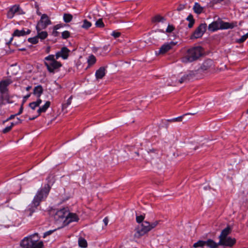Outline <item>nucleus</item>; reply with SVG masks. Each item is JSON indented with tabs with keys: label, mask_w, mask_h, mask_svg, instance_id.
Wrapping results in <instances>:
<instances>
[{
	"label": "nucleus",
	"mask_w": 248,
	"mask_h": 248,
	"mask_svg": "<svg viewBox=\"0 0 248 248\" xmlns=\"http://www.w3.org/2000/svg\"><path fill=\"white\" fill-rule=\"evenodd\" d=\"M51 189L48 184L45 185L44 186L40 188L36 194L32 202L25 210V213L28 216H31L32 214L37 210V207L40 205L41 202L45 200L47 197Z\"/></svg>",
	"instance_id": "1"
},
{
	"label": "nucleus",
	"mask_w": 248,
	"mask_h": 248,
	"mask_svg": "<svg viewBox=\"0 0 248 248\" xmlns=\"http://www.w3.org/2000/svg\"><path fill=\"white\" fill-rule=\"evenodd\" d=\"M203 52L204 49L201 46H192L186 50L183 61L188 62L196 61L203 56Z\"/></svg>",
	"instance_id": "2"
},
{
	"label": "nucleus",
	"mask_w": 248,
	"mask_h": 248,
	"mask_svg": "<svg viewBox=\"0 0 248 248\" xmlns=\"http://www.w3.org/2000/svg\"><path fill=\"white\" fill-rule=\"evenodd\" d=\"M39 239L38 234L35 233L24 238L21 241L20 245L22 248H36L38 243L40 242Z\"/></svg>",
	"instance_id": "3"
},
{
	"label": "nucleus",
	"mask_w": 248,
	"mask_h": 248,
	"mask_svg": "<svg viewBox=\"0 0 248 248\" xmlns=\"http://www.w3.org/2000/svg\"><path fill=\"white\" fill-rule=\"evenodd\" d=\"M44 64L46 67L48 71L51 73H54L55 72L58 71L62 65L60 62L57 61L52 62H44Z\"/></svg>",
	"instance_id": "4"
},
{
	"label": "nucleus",
	"mask_w": 248,
	"mask_h": 248,
	"mask_svg": "<svg viewBox=\"0 0 248 248\" xmlns=\"http://www.w3.org/2000/svg\"><path fill=\"white\" fill-rule=\"evenodd\" d=\"M207 25L206 23H201L196 28L190 36L191 39L201 38L206 30Z\"/></svg>",
	"instance_id": "5"
},
{
	"label": "nucleus",
	"mask_w": 248,
	"mask_h": 248,
	"mask_svg": "<svg viewBox=\"0 0 248 248\" xmlns=\"http://www.w3.org/2000/svg\"><path fill=\"white\" fill-rule=\"evenodd\" d=\"M197 72L196 71H190L187 74H185L179 80L180 83L193 80L197 78Z\"/></svg>",
	"instance_id": "6"
},
{
	"label": "nucleus",
	"mask_w": 248,
	"mask_h": 248,
	"mask_svg": "<svg viewBox=\"0 0 248 248\" xmlns=\"http://www.w3.org/2000/svg\"><path fill=\"white\" fill-rule=\"evenodd\" d=\"M177 43L171 41L170 43H167L163 44L160 48L158 52H156V54L163 55L170 50L173 46L176 45Z\"/></svg>",
	"instance_id": "7"
},
{
	"label": "nucleus",
	"mask_w": 248,
	"mask_h": 248,
	"mask_svg": "<svg viewBox=\"0 0 248 248\" xmlns=\"http://www.w3.org/2000/svg\"><path fill=\"white\" fill-rule=\"evenodd\" d=\"M79 219L78 216L76 213H69L68 212L65 219L63 221V225L64 226H65L72 222H78Z\"/></svg>",
	"instance_id": "8"
},
{
	"label": "nucleus",
	"mask_w": 248,
	"mask_h": 248,
	"mask_svg": "<svg viewBox=\"0 0 248 248\" xmlns=\"http://www.w3.org/2000/svg\"><path fill=\"white\" fill-rule=\"evenodd\" d=\"M151 231L149 227V222L145 221L140 225V227L138 228L137 232L140 236H143Z\"/></svg>",
	"instance_id": "9"
},
{
	"label": "nucleus",
	"mask_w": 248,
	"mask_h": 248,
	"mask_svg": "<svg viewBox=\"0 0 248 248\" xmlns=\"http://www.w3.org/2000/svg\"><path fill=\"white\" fill-rule=\"evenodd\" d=\"M51 24V21L46 14H43L40 20L38 21L36 26L40 27L41 29H46L48 25Z\"/></svg>",
	"instance_id": "10"
},
{
	"label": "nucleus",
	"mask_w": 248,
	"mask_h": 248,
	"mask_svg": "<svg viewBox=\"0 0 248 248\" xmlns=\"http://www.w3.org/2000/svg\"><path fill=\"white\" fill-rule=\"evenodd\" d=\"M68 214V210L63 208L58 210L54 216V218L56 221H61L64 220Z\"/></svg>",
	"instance_id": "11"
},
{
	"label": "nucleus",
	"mask_w": 248,
	"mask_h": 248,
	"mask_svg": "<svg viewBox=\"0 0 248 248\" xmlns=\"http://www.w3.org/2000/svg\"><path fill=\"white\" fill-rule=\"evenodd\" d=\"M70 50L66 46L62 47L61 50L56 53V59H58L60 57H62L63 59H67L69 55Z\"/></svg>",
	"instance_id": "12"
},
{
	"label": "nucleus",
	"mask_w": 248,
	"mask_h": 248,
	"mask_svg": "<svg viewBox=\"0 0 248 248\" xmlns=\"http://www.w3.org/2000/svg\"><path fill=\"white\" fill-rule=\"evenodd\" d=\"M236 243V239L230 237H227L219 239L220 245L232 247Z\"/></svg>",
	"instance_id": "13"
},
{
	"label": "nucleus",
	"mask_w": 248,
	"mask_h": 248,
	"mask_svg": "<svg viewBox=\"0 0 248 248\" xmlns=\"http://www.w3.org/2000/svg\"><path fill=\"white\" fill-rule=\"evenodd\" d=\"M13 82L11 79H6L0 81V93H5L8 92V87Z\"/></svg>",
	"instance_id": "14"
},
{
	"label": "nucleus",
	"mask_w": 248,
	"mask_h": 248,
	"mask_svg": "<svg viewBox=\"0 0 248 248\" xmlns=\"http://www.w3.org/2000/svg\"><path fill=\"white\" fill-rule=\"evenodd\" d=\"M21 9L19 5H15L10 8L7 13V16L8 18H12L15 14H21Z\"/></svg>",
	"instance_id": "15"
},
{
	"label": "nucleus",
	"mask_w": 248,
	"mask_h": 248,
	"mask_svg": "<svg viewBox=\"0 0 248 248\" xmlns=\"http://www.w3.org/2000/svg\"><path fill=\"white\" fill-rule=\"evenodd\" d=\"M13 96L10 95L8 92L5 93H0V100L3 101L5 104H12L14 101L12 100Z\"/></svg>",
	"instance_id": "16"
},
{
	"label": "nucleus",
	"mask_w": 248,
	"mask_h": 248,
	"mask_svg": "<svg viewBox=\"0 0 248 248\" xmlns=\"http://www.w3.org/2000/svg\"><path fill=\"white\" fill-rule=\"evenodd\" d=\"M237 26V23L235 22H227L221 21L220 22L219 29L221 30H226L229 29H233L234 27Z\"/></svg>",
	"instance_id": "17"
},
{
	"label": "nucleus",
	"mask_w": 248,
	"mask_h": 248,
	"mask_svg": "<svg viewBox=\"0 0 248 248\" xmlns=\"http://www.w3.org/2000/svg\"><path fill=\"white\" fill-rule=\"evenodd\" d=\"M31 32V31L30 29H27L26 31L24 29L22 30H19L18 29H16L14 31L12 36H23L27 34H29Z\"/></svg>",
	"instance_id": "18"
},
{
	"label": "nucleus",
	"mask_w": 248,
	"mask_h": 248,
	"mask_svg": "<svg viewBox=\"0 0 248 248\" xmlns=\"http://www.w3.org/2000/svg\"><path fill=\"white\" fill-rule=\"evenodd\" d=\"M36 29L37 31V36L38 39H40L41 40H43L47 38L48 33L46 31H41L43 29H41L40 27L36 26Z\"/></svg>",
	"instance_id": "19"
},
{
	"label": "nucleus",
	"mask_w": 248,
	"mask_h": 248,
	"mask_svg": "<svg viewBox=\"0 0 248 248\" xmlns=\"http://www.w3.org/2000/svg\"><path fill=\"white\" fill-rule=\"evenodd\" d=\"M43 91L44 89L43 87L41 85H39L34 87L33 89V94L37 98H40L43 93Z\"/></svg>",
	"instance_id": "20"
},
{
	"label": "nucleus",
	"mask_w": 248,
	"mask_h": 248,
	"mask_svg": "<svg viewBox=\"0 0 248 248\" xmlns=\"http://www.w3.org/2000/svg\"><path fill=\"white\" fill-rule=\"evenodd\" d=\"M232 231V228L230 226L228 225L226 228L224 229L221 232V233L219 236V239L227 237Z\"/></svg>",
	"instance_id": "21"
},
{
	"label": "nucleus",
	"mask_w": 248,
	"mask_h": 248,
	"mask_svg": "<svg viewBox=\"0 0 248 248\" xmlns=\"http://www.w3.org/2000/svg\"><path fill=\"white\" fill-rule=\"evenodd\" d=\"M105 68L100 67L95 72V77L97 79H102L105 76Z\"/></svg>",
	"instance_id": "22"
},
{
	"label": "nucleus",
	"mask_w": 248,
	"mask_h": 248,
	"mask_svg": "<svg viewBox=\"0 0 248 248\" xmlns=\"http://www.w3.org/2000/svg\"><path fill=\"white\" fill-rule=\"evenodd\" d=\"M213 61L211 59L205 60L201 66V69L203 70L209 69L213 65Z\"/></svg>",
	"instance_id": "23"
},
{
	"label": "nucleus",
	"mask_w": 248,
	"mask_h": 248,
	"mask_svg": "<svg viewBox=\"0 0 248 248\" xmlns=\"http://www.w3.org/2000/svg\"><path fill=\"white\" fill-rule=\"evenodd\" d=\"M194 12L200 15L203 12V8L201 6L198 2H195L193 7Z\"/></svg>",
	"instance_id": "24"
},
{
	"label": "nucleus",
	"mask_w": 248,
	"mask_h": 248,
	"mask_svg": "<svg viewBox=\"0 0 248 248\" xmlns=\"http://www.w3.org/2000/svg\"><path fill=\"white\" fill-rule=\"evenodd\" d=\"M205 246H207L210 248H217L218 246L220 245L218 243H216L214 241L211 239H208L207 241H205Z\"/></svg>",
	"instance_id": "25"
},
{
	"label": "nucleus",
	"mask_w": 248,
	"mask_h": 248,
	"mask_svg": "<svg viewBox=\"0 0 248 248\" xmlns=\"http://www.w3.org/2000/svg\"><path fill=\"white\" fill-rule=\"evenodd\" d=\"M218 23L217 21H214L208 26V30L211 31H215L219 29Z\"/></svg>",
	"instance_id": "26"
},
{
	"label": "nucleus",
	"mask_w": 248,
	"mask_h": 248,
	"mask_svg": "<svg viewBox=\"0 0 248 248\" xmlns=\"http://www.w3.org/2000/svg\"><path fill=\"white\" fill-rule=\"evenodd\" d=\"M78 243L79 247L82 248H86L88 246L87 242L86 239L84 238L80 237L78 240Z\"/></svg>",
	"instance_id": "27"
},
{
	"label": "nucleus",
	"mask_w": 248,
	"mask_h": 248,
	"mask_svg": "<svg viewBox=\"0 0 248 248\" xmlns=\"http://www.w3.org/2000/svg\"><path fill=\"white\" fill-rule=\"evenodd\" d=\"M186 19L189 21L188 27L189 28H191L193 27L195 23V19L193 18V16L192 14H190L186 17Z\"/></svg>",
	"instance_id": "28"
},
{
	"label": "nucleus",
	"mask_w": 248,
	"mask_h": 248,
	"mask_svg": "<svg viewBox=\"0 0 248 248\" xmlns=\"http://www.w3.org/2000/svg\"><path fill=\"white\" fill-rule=\"evenodd\" d=\"M96 62V58L92 54L89 56L87 61L88 67L93 65Z\"/></svg>",
	"instance_id": "29"
},
{
	"label": "nucleus",
	"mask_w": 248,
	"mask_h": 248,
	"mask_svg": "<svg viewBox=\"0 0 248 248\" xmlns=\"http://www.w3.org/2000/svg\"><path fill=\"white\" fill-rule=\"evenodd\" d=\"M165 20L164 17L159 15H157L152 18V22L154 23L163 22Z\"/></svg>",
	"instance_id": "30"
},
{
	"label": "nucleus",
	"mask_w": 248,
	"mask_h": 248,
	"mask_svg": "<svg viewBox=\"0 0 248 248\" xmlns=\"http://www.w3.org/2000/svg\"><path fill=\"white\" fill-rule=\"evenodd\" d=\"M63 20L65 23H69L73 19V16L70 14H64L63 16Z\"/></svg>",
	"instance_id": "31"
},
{
	"label": "nucleus",
	"mask_w": 248,
	"mask_h": 248,
	"mask_svg": "<svg viewBox=\"0 0 248 248\" xmlns=\"http://www.w3.org/2000/svg\"><path fill=\"white\" fill-rule=\"evenodd\" d=\"M91 22L89 21L87 19H85L83 21V24L81 26V27L84 29L88 30L91 27Z\"/></svg>",
	"instance_id": "32"
},
{
	"label": "nucleus",
	"mask_w": 248,
	"mask_h": 248,
	"mask_svg": "<svg viewBox=\"0 0 248 248\" xmlns=\"http://www.w3.org/2000/svg\"><path fill=\"white\" fill-rule=\"evenodd\" d=\"M204 246H205V241L203 240H199L196 243H195L193 244V247L195 248H198V247H203Z\"/></svg>",
	"instance_id": "33"
},
{
	"label": "nucleus",
	"mask_w": 248,
	"mask_h": 248,
	"mask_svg": "<svg viewBox=\"0 0 248 248\" xmlns=\"http://www.w3.org/2000/svg\"><path fill=\"white\" fill-rule=\"evenodd\" d=\"M57 60V59H56L55 55L52 54L49 55L48 56L46 57L44 59L45 62L49 61V62L56 61Z\"/></svg>",
	"instance_id": "34"
},
{
	"label": "nucleus",
	"mask_w": 248,
	"mask_h": 248,
	"mask_svg": "<svg viewBox=\"0 0 248 248\" xmlns=\"http://www.w3.org/2000/svg\"><path fill=\"white\" fill-rule=\"evenodd\" d=\"M28 41L33 45L36 44L39 42V39L38 38L37 35L33 37L28 38Z\"/></svg>",
	"instance_id": "35"
},
{
	"label": "nucleus",
	"mask_w": 248,
	"mask_h": 248,
	"mask_svg": "<svg viewBox=\"0 0 248 248\" xmlns=\"http://www.w3.org/2000/svg\"><path fill=\"white\" fill-rule=\"evenodd\" d=\"M184 116H185V114L181 116L178 117L177 118H173L171 119H169L167 120V121L169 122H182Z\"/></svg>",
	"instance_id": "36"
},
{
	"label": "nucleus",
	"mask_w": 248,
	"mask_h": 248,
	"mask_svg": "<svg viewBox=\"0 0 248 248\" xmlns=\"http://www.w3.org/2000/svg\"><path fill=\"white\" fill-rule=\"evenodd\" d=\"M72 96L71 95L66 101V102L62 105V109L66 108L71 104Z\"/></svg>",
	"instance_id": "37"
},
{
	"label": "nucleus",
	"mask_w": 248,
	"mask_h": 248,
	"mask_svg": "<svg viewBox=\"0 0 248 248\" xmlns=\"http://www.w3.org/2000/svg\"><path fill=\"white\" fill-rule=\"evenodd\" d=\"M95 25L96 27L98 28H103L105 27L104 23L102 18H100L96 21Z\"/></svg>",
	"instance_id": "38"
},
{
	"label": "nucleus",
	"mask_w": 248,
	"mask_h": 248,
	"mask_svg": "<svg viewBox=\"0 0 248 248\" xmlns=\"http://www.w3.org/2000/svg\"><path fill=\"white\" fill-rule=\"evenodd\" d=\"M50 102L49 101H47L46 102L45 105L43 106L42 107H40V108L42 109V110L43 111V112H45L47 108L50 107Z\"/></svg>",
	"instance_id": "39"
},
{
	"label": "nucleus",
	"mask_w": 248,
	"mask_h": 248,
	"mask_svg": "<svg viewBox=\"0 0 248 248\" xmlns=\"http://www.w3.org/2000/svg\"><path fill=\"white\" fill-rule=\"evenodd\" d=\"M70 36V32L68 31H65L62 33V37L63 39H66Z\"/></svg>",
	"instance_id": "40"
},
{
	"label": "nucleus",
	"mask_w": 248,
	"mask_h": 248,
	"mask_svg": "<svg viewBox=\"0 0 248 248\" xmlns=\"http://www.w3.org/2000/svg\"><path fill=\"white\" fill-rule=\"evenodd\" d=\"M145 218L144 215L136 216V221L138 223H142Z\"/></svg>",
	"instance_id": "41"
},
{
	"label": "nucleus",
	"mask_w": 248,
	"mask_h": 248,
	"mask_svg": "<svg viewBox=\"0 0 248 248\" xmlns=\"http://www.w3.org/2000/svg\"><path fill=\"white\" fill-rule=\"evenodd\" d=\"M248 38V32L245 35H243L240 39L237 40L238 43H242L245 42Z\"/></svg>",
	"instance_id": "42"
},
{
	"label": "nucleus",
	"mask_w": 248,
	"mask_h": 248,
	"mask_svg": "<svg viewBox=\"0 0 248 248\" xmlns=\"http://www.w3.org/2000/svg\"><path fill=\"white\" fill-rule=\"evenodd\" d=\"M175 30V27L172 25H169L166 29V32L170 33Z\"/></svg>",
	"instance_id": "43"
},
{
	"label": "nucleus",
	"mask_w": 248,
	"mask_h": 248,
	"mask_svg": "<svg viewBox=\"0 0 248 248\" xmlns=\"http://www.w3.org/2000/svg\"><path fill=\"white\" fill-rule=\"evenodd\" d=\"M158 224V221H155L152 223H149V227L151 228V230L155 228Z\"/></svg>",
	"instance_id": "44"
},
{
	"label": "nucleus",
	"mask_w": 248,
	"mask_h": 248,
	"mask_svg": "<svg viewBox=\"0 0 248 248\" xmlns=\"http://www.w3.org/2000/svg\"><path fill=\"white\" fill-rule=\"evenodd\" d=\"M29 106L33 110H34L36 107H38V106L34 102L30 103L29 104Z\"/></svg>",
	"instance_id": "45"
},
{
	"label": "nucleus",
	"mask_w": 248,
	"mask_h": 248,
	"mask_svg": "<svg viewBox=\"0 0 248 248\" xmlns=\"http://www.w3.org/2000/svg\"><path fill=\"white\" fill-rule=\"evenodd\" d=\"M56 230H49L44 233L43 238L46 237L47 236L51 234Z\"/></svg>",
	"instance_id": "46"
},
{
	"label": "nucleus",
	"mask_w": 248,
	"mask_h": 248,
	"mask_svg": "<svg viewBox=\"0 0 248 248\" xmlns=\"http://www.w3.org/2000/svg\"><path fill=\"white\" fill-rule=\"evenodd\" d=\"M111 35L113 36L115 38H116L120 36L121 33L119 32L113 31L111 33Z\"/></svg>",
	"instance_id": "47"
},
{
	"label": "nucleus",
	"mask_w": 248,
	"mask_h": 248,
	"mask_svg": "<svg viewBox=\"0 0 248 248\" xmlns=\"http://www.w3.org/2000/svg\"><path fill=\"white\" fill-rule=\"evenodd\" d=\"M12 130L11 127H10L9 126L6 127L5 128H4L2 132L3 134H6L10 132Z\"/></svg>",
	"instance_id": "48"
},
{
	"label": "nucleus",
	"mask_w": 248,
	"mask_h": 248,
	"mask_svg": "<svg viewBox=\"0 0 248 248\" xmlns=\"http://www.w3.org/2000/svg\"><path fill=\"white\" fill-rule=\"evenodd\" d=\"M52 35L54 37H58L60 35V32L57 31V30L53 29V31L52 32Z\"/></svg>",
	"instance_id": "49"
},
{
	"label": "nucleus",
	"mask_w": 248,
	"mask_h": 248,
	"mask_svg": "<svg viewBox=\"0 0 248 248\" xmlns=\"http://www.w3.org/2000/svg\"><path fill=\"white\" fill-rule=\"evenodd\" d=\"M16 116V114L10 115V116L9 117H8L6 120H5V121H4L3 122V123L4 124L5 122H8L10 120L14 119Z\"/></svg>",
	"instance_id": "50"
},
{
	"label": "nucleus",
	"mask_w": 248,
	"mask_h": 248,
	"mask_svg": "<svg viewBox=\"0 0 248 248\" xmlns=\"http://www.w3.org/2000/svg\"><path fill=\"white\" fill-rule=\"evenodd\" d=\"M44 243L42 241H40L39 243H38L37 245L36 246V248H44Z\"/></svg>",
	"instance_id": "51"
},
{
	"label": "nucleus",
	"mask_w": 248,
	"mask_h": 248,
	"mask_svg": "<svg viewBox=\"0 0 248 248\" xmlns=\"http://www.w3.org/2000/svg\"><path fill=\"white\" fill-rule=\"evenodd\" d=\"M31 96V93H29L27 95H26V96H24L23 97V100H22V105H24V104L27 101V99L30 97Z\"/></svg>",
	"instance_id": "52"
},
{
	"label": "nucleus",
	"mask_w": 248,
	"mask_h": 248,
	"mask_svg": "<svg viewBox=\"0 0 248 248\" xmlns=\"http://www.w3.org/2000/svg\"><path fill=\"white\" fill-rule=\"evenodd\" d=\"M64 26V25H63L62 24H57L56 25H55L53 27V29L58 30V29H60L61 28L63 27Z\"/></svg>",
	"instance_id": "53"
},
{
	"label": "nucleus",
	"mask_w": 248,
	"mask_h": 248,
	"mask_svg": "<svg viewBox=\"0 0 248 248\" xmlns=\"http://www.w3.org/2000/svg\"><path fill=\"white\" fill-rule=\"evenodd\" d=\"M223 0H212L211 2L212 3L213 5H215L220 3Z\"/></svg>",
	"instance_id": "54"
},
{
	"label": "nucleus",
	"mask_w": 248,
	"mask_h": 248,
	"mask_svg": "<svg viewBox=\"0 0 248 248\" xmlns=\"http://www.w3.org/2000/svg\"><path fill=\"white\" fill-rule=\"evenodd\" d=\"M23 105H22V104H21V105L20 106V108H19L18 112L16 114V116L19 115L20 114H21L23 112Z\"/></svg>",
	"instance_id": "55"
},
{
	"label": "nucleus",
	"mask_w": 248,
	"mask_h": 248,
	"mask_svg": "<svg viewBox=\"0 0 248 248\" xmlns=\"http://www.w3.org/2000/svg\"><path fill=\"white\" fill-rule=\"evenodd\" d=\"M34 102L39 106L42 103V100L40 98H37V101Z\"/></svg>",
	"instance_id": "56"
},
{
	"label": "nucleus",
	"mask_w": 248,
	"mask_h": 248,
	"mask_svg": "<svg viewBox=\"0 0 248 248\" xmlns=\"http://www.w3.org/2000/svg\"><path fill=\"white\" fill-rule=\"evenodd\" d=\"M103 222L106 226L108 225V219L107 217H106L105 218H104Z\"/></svg>",
	"instance_id": "57"
},
{
	"label": "nucleus",
	"mask_w": 248,
	"mask_h": 248,
	"mask_svg": "<svg viewBox=\"0 0 248 248\" xmlns=\"http://www.w3.org/2000/svg\"><path fill=\"white\" fill-rule=\"evenodd\" d=\"M184 8V6L182 5H180L177 8V10L178 11H180L182 10Z\"/></svg>",
	"instance_id": "58"
},
{
	"label": "nucleus",
	"mask_w": 248,
	"mask_h": 248,
	"mask_svg": "<svg viewBox=\"0 0 248 248\" xmlns=\"http://www.w3.org/2000/svg\"><path fill=\"white\" fill-rule=\"evenodd\" d=\"M43 112V111L42 110V109L39 108L37 110V113H38V115L37 116V117L40 116L41 114V113Z\"/></svg>",
	"instance_id": "59"
},
{
	"label": "nucleus",
	"mask_w": 248,
	"mask_h": 248,
	"mask_svg": "<svg viewBox=\"0 0 248 248\" xmlns=\"http://www.w3.org/2000/svg\"><path fill=\"white\" fill-rule=\"evenodd\" d=\"M16 125H17V123L15 122V123H13V122H12L11 123V124L9 126L10 127H11V128L12 129V128Z\"/></svg>",
	"instance_id": "60"
},
{
	"label": "nucleus",
	"mask_w": 248,
	"mask_h": 248,
	"mask_svg": "<svg viewBox=\"0 0 248 248\" xmlns=\"http://www.w3.org/2000/svg\"><path fill=\"white\" fill-rule=\"evenodd\" d=\"M16 123H17V124H20L22 123V120L20 119L17 118Z\"/></svg>",
	"instance_id": "61"
},
{
	"label": "nucleus",
	"mask_w": 248,
	"mask_h": 248,
	"mask_svg": "<svg viewBox=\"0 0 248 248\" xmlns=\"http://www.w3.org/2000/svg\"><path fill=\"white\" fill-rule=\"evenodd\" d=\"M6 104H5L3 101H1L0 100V108H1L2 106L5 105Z\"/></svg>",
	"instance_id": "62"
},
{
	"label": "nucleus",
	"mask_w": 248,
	"mask_h": 248,
	"mask_svg": "<svg viewBox=\"0 0 248 248\" xmlns=\"http://www.w3.org/2000/svg\"><path fill=\"white\" fill-rule=\"evenodd\" d=\"M31 89V86H28L26 88V90L27 91H29Z\"/></svg>",
	"instance_id": "63"
},
{
	"label": "nucleus",
	"mask_w": 248,
	"mask_h": 248,
	"mask_svg": "<svg viewBox=\"0 0 248 248\" xmlns=\"http://www.w3.org/2000/svg\"><path fill=\"white\" fill-rule=\"evenodd\" d=\"M50 49V46L47 47L46 50V52L47 53H48L49 52Z\"/></svg>",
	"instance_id": "64"
}]
</instances>
